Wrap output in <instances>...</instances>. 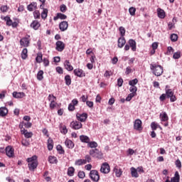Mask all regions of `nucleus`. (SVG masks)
I'll list each match as a JSON object with an SVG mask.
<instances>
[{
	"instance_id": "obj_25",
	"label": "nucleus",
	"mask_w": 182,
	"mask_h": 182,
	"mask_svg": "<svg viewBox=\"0 0 182 182\" xmlns=\"http://www.w3.org/2000/svg\"><path fill=\"white\" fill-rule=\"evenodd\" d=\"M129 45L130 48H132V50H133V52H136V41L133 39L129 40Z\"/></svg>"
},
{
	"instance_id": "obj_17",
	"label": "nucleus",
	"mask_w": 182,
	"mask_h": 182,
	"mask_svg": "<svg viewBox=\"0 0 182 182\" xmlns=\"http://www.w3.org/2000/svg\"><path fill=\"white\" fill-rule=\"evenodd\" d=\"M64 67L65 68L66 70H68V72H72V70H73V66H72L69 60H66L64 62Z\"/></svg>"
},
{
	"instance_id": "obj_42",
	"label": "nucleus",
	"mask_w": 182,
	"mask_h": 182,
	"mask_svg": "<svg viewBox=\"0 0 182 182\" xmlns=\"http://www.w3.org/2000/svg\"><path fill=\"white\" fill-rule=\"evenodd\" d=\"M60 133H62L63 134H66V133H68V129L66 128V126L65 125H61L60 127Z\"/></svg>"
},
{
	"instance_id": "obj_5",
	"label": "nucleus",
	"mask_w": 182,
	"mask_h": 182,
	"mask_svg": "<svg viewBox=\"0 0 182 182\" xmlns=\"http://www.w3.org/2000/svg\"><path fill=\"white\" fill-rule=\"evenodd\" d=\"M90 155H91L94 159L103 158V153H102V151H99L97 149L90 150Z\"/></svg>"
},
{
	"instance_id": "obj_58",
	"label": "nucleus",
	"mask_w": 182,
	"mask_h": 182,
	"mask_svg": "<svg viewBox=\"0 0 182 182\" xmlns=\"http://www.w3.org/2000/svg\"><path fill=\"white\" fill-rule=\"evenodd\" d=\"M83 160L85 161V164H87V163H90V161H92V158L90 156L86 155Z\"/></svg>"
},
{
	"instance_id": "obj_18",
	"label": "nucleus",
	"mask_w": 182,
	"mask_h": 182,
	"mask_svg": "<svg viewBox=\"0 0 182 182\" xmlns=\"http://www.w3.org/2000/svg\"><path fill=\"white\" fill-rule=\"evenodd\" d=\"M161 122H168V115L166 112H164L159 114Z\"/></svg>"
},
{
	"instance_id": "obj_10",
	"label": "nucleus",
	"mask_w": 182,
	"mask_h": 182,
	"mask_svg": "<svg viewBox=\"0 0 182 182\" xmlns=\"http://www.w3.org/2000/svg\"><path fill=\"white\" fill-rule=\"evenodd\" d=\"M76 117L78 122H81L83 123L86 122V120L87 119V113H82V114L77 113Z\"/></svg>"
},
{
	"instance_id": "obj_64",
	"label": "nucleus",
	"mask_w": 182,
	"mask_h": 182,
	"mask_svg": "<svg viewBox=\"0 0 182 182\" xmlns=\"http://www.w3.org/2000/svg\"><path fill=\"white\" fill-rule=\"evenodd\" d=\"M0 11H1V12H7L8 11V6H1L0 8Z\"/></svg>"
},
{
	"instance_id": "obj_3",
	"label": "nucleus",
	"mask_w": 182,
	"mask_h": 182,
	"mask_svg": "<svg viewBox=\"0 0 182 182\" xmlns=\"http://www.w3.org/2000/svg\"><path fill=\"white\" fill-rule=\"evenodd\" d=\"M89 177L94 182H99L100 180V175H99V171L97 170H92L89 173Z\"/></svg>"
},
{
	"instance_id": "obj_47",
	"label": "nucleus",
	"mask_w": 182,
	"mask_h": 182,
	"mask_svg": "<svg viewBox=\"0 0 182 182\" xmlns=\"http://www.w3.org/2000/svg\"><path fill=\"white\" fill-rule=\"evenodd\" d=\"M170 38L172 42H177V40L178 39V36H177V34L176 33H173L171 35Z\"/></svg>"
},
{
	"instance_id": "obj_55",
	"label": "nucleus",
	"mask_w": 182,
	"mask_h": 182,
	"mask_svg": "<svg viewBox=\"0 0 182 182\" xmlns=\"http://www.w3.org/2000/svg\"><path fill=\"white\" fill-rule=\"evenodd\" d=\"M18 25H19V20L16 19L15 21H12V24H11L12 28H18Z\"/></svg>"
},
{
	"instance_id": "obj_13",
	"label": "nucleus",
	"mask_w": 182,
	"mask_h": 182,
	"mask_svg": "<svg viewBox=\"0 0 182 182\" xmlns=\"http://www.w3.org/2000/svg\"><path fill=\"white\" fill-rule=\"evenodd\" d=\"M68 28H69V23L66 21H61L59 23V29L61 32H65V31H68Z\"/></svg>"
},
{
	"instance_id": "obj_14",
	"label": "nucleus",
	"mask_w": 182,
	"mask_h": 182,
	"mask_svg": "<svg viewBox=\"0 0 182 182\" xmlns=\"http://www.w3.org/2000/svg\"><path fill=\"white\" fill-rule=\"evenodd\" d=\"M73 73H74V75L75 76H77L78 77H84V76H85V72L83 71V70L80 68L75 69Z\"/></svg>"
},
{
	"instance_id": "obj_51",
	"label": "nucleus",
	"mask_w": 182,
	"mask_h": 182,
	"mask_svg": "<svg viewBox=\"0 0 182 182\" xmlns=\"http://www.w3.org/2000/svg\"><path fill=\"white\" fill-rule=\"evenodd\" d=\"M60 12H63V14H65V12H66L68 11V7L66 6V5L62 4L60 6Z\"/></svg>"
},
{
	"instance_id": "obj_6",
	"label": "nucleus",
	"mask_w": 182,
	"mask_h": 182,
	"mask_svg": "<svg viewBox=\"0 0 182 182\" xmlns=\"http://www.w3.org/2000/svg\"><path fill=\"white\" fill-rule=\"evenodd\" d=\"M166 95L168 99H170V102H173L177 100V97L174 95V92L172 89L166 90Z\"/></svg>"
},
{
	"instance_id": "obj_28",
	"label": "nucleus",
	"mask_w": 182,
	"mask_h": 182,
	"mask_svg": "<svg viewBox=\"0 0 182 182\" xmlns=\"http://www.w3.org/2000/svg\"><path fill=\"white\" fill-rule=\"evenodd\" d=\"M114 171L117 177H122V174H123V171L122 170V168L119 167H115L114 168Z\"/></svg>"
},
{
	"instance_id": "obj_34",
	"label": "nucleus",
	"mask_w": 182,
	"mask_h": 182,
	"mask_svg": "<svg viewBox=\"0 0 182 182\" xmlns=\"http://www.w3.org/2000/svg\"><path fill=\"white\" fill-rule=\"evenodd\" d=\"M42 58H43L42 53H38L36 58V62H37V63H42V62L43 60V59Z\"/></svg>"
},
{
	"instance_id": "obj_43",
	"label": "nucleus",
	"mask_w": 182,
	"mask_h": 182,
	"mask_svg": "<svg viewBox=\"0 0 182 182\" xmlns=\"http://www.w3.org/2000/svg\"><path fill=\"white\" fill-rule=\"evenodd\" d=\"M37 79H38V80H43V70H40V71L38 72Z\"/></svg>"
},
{
	"instance_id": "obj_16",
	"label": "nucleus",
	"mask_w": 182,
	"mask_h": 182,
	"mask_svg": "<svg viewBox=\"0 0 182 182\" xmlns=\"http://www.w3.org/2000/svg\"><path fill=\"white\" fill-rule=\"evenodd\" d=\"M27 9L29 12H32L35 11V9H38V4L36 2H31L29 5L27 6Z\"/></svg>"
},
{
	"instance_id": "obj_38",
	"label": "nucleus",
	"mask_w": 182,
	"mask_h": 182,
	"mask_svg": "<svg viewBox=\"0 0 182 182\" xmlns=\"http://www.w3.org/2000/svg\"><path fill=\"white\" fill-rule=\"evenodd\" d=\"M87 146L90 149H96L97 147V143L96 141H89Z\"/></svg>"
},
{
	"instance_id": "obj_9",
	"label": "nucleus",
	"mask_w": 182,
	"mask_h": 182,
	"mask_svg": "<svg viewBox=\"0 0 182 182\" xmlns=\"http://www.w3.org/2000/svg\"><path fill=\"white\" fill-rule=\"evenodd\" d=\"M65 43L60 41H58L55 43V49L58 50V52H63L65 50Z\"/></svg>"
},
{
	"instance_id": "obj_57",
	"label": "nucleus",
	"mask_w": 182,
	"mask_h": 182,
	"mask_svg": "<svg viewBox=\"0 0 182 182\" xmlns=\"http://www.w3.org/2000/svg\"><path fill=\"white\" fill-rule=\"evenodd\" d=\"M58 18L59 19L65 20L68 18V16L62 14V13H58Z\"/></svg>"
},
{
	"instance_id": "obj_35",
	"label": "nucleus",
	"mask_w": 182,
	"mask_h": 182,
	"mask_svg": "<svg viewBox=\"0 0 182 182\" xmlns=\"http://www.w3.org/2000/svg\"><path fill=\"white\" fill-rule=\"evenodd\" d=\"M21 59H26L28 58V48H24L21 54Z\"/></svg>"
},
{
	"instance_id": "obj_56",
	"label": "nucleus",
	"mask_w": 182,
	"mask_h": 182,
	"mask_svg": "<svg viewBox=\"0 0 182 182\" xmlns=\"http://www.w3.org/2000/svg\"><path fill=\"white\" fill-rule=\"evenodd\" d=\"M55 70L57 73H59V75H63V68L61 67H56Z\"/></svg>"
},
{
	"instance_id": "obj_62",
	"label": "nucleus",
	"mask_w": 182,
	"mask_h": 182,
	"mask_svg": "<svg viewBox=\"0 0 182 182\" xmlns=\"http://www.w3.org/2000/svg\"><path fill=\"white\" fill-rule=\"evenodd\" d=\"M75 105H73V104L70 103L68 105V110L69 112H73L75 110Z\"/></svg>"
},
{
	"instance_id": "obj_63",
	"label": "nucleus",
	"mask_w": 182,
	"mask_h": 182,
	"mask_svg": "<svg viewBox=\"0 0 182 182\" xmlns=\"http://www.w3.org/2000/svg\"><path fill=\"white\" fill-rule=\"evenodd\" d=\"M157 124L156 122H151V128L152 130H157Z\"/></svg>"
},
{
	"instance_id": "obj_12",
	"label": "nucleus",
	"mask_w": 182,
	"mask_h": 182,
	"mask_svg": "<svg viewBox=\"0 0 182 182\" xmlns=\"http://www.w3.org/2000/svg\"><path fill=\"white\" fill-rule=\"evenodd\" d=\"M82 123L77 121H73L70 123V127L74 130H79V129H82Z\"/></svg>"
},
{
	"instance_id": "obj_24",
	"label": "nucleus",
	"mask_w": 182,
	"mask_h": 182,
	"mask_svg": "<svg viewBox=\"0 0 182 182\" xmlns=\"http://www.w3.org/2000/svg\"><path fill=\"white\" fill-rule=\"evenodd\" d=\"M8 114V108L5 107H0V116L1 117H5Z\"/></svg>"
},
{
	"instance_id": "obj_52",
	"label": "nucleus",
	"mask_w": 182,
	"mask_h": 182,
	"mask_svg": "<svg viewBox=\"0 0 182 182\" xmlns=\"http://www.w3.org/2000/svg\"><path fill=\"white\" fill-rule=\"evenodd\" d=\"M48 100H49V102H50V103L56 102V97H55L53 95H49Z\"/></svg>"
},
{
	"instance_id": "obj_46",
	"label": "nucleus",
	"mask_w": 182,
	"mask_h": 182,
	"mask_svg": "<svg viewBox=\"0 0 182 182\" xmlns=\"http://www.w3.org/2000/svg\"><path fill=\"white\" fill-rule=\"evenodd\" d=\"M21 144L24 146V147H29L31 143L27 139H22Z\"/></svg>"
},
{
	"instance_id": "obj_60",
	"label": "nucleus",
	"mask_w": 182,
	"mask_h": 182,
	"mask_svg": "<svg viewBox=\"0 0 182 182\" xmlns=\"http://www.w3.org/2000/svg\"><path fill=\"white\" fill-rule=\"evenodd\" d=\"M174 53V49L171 46H168L167 48V55H170V53Z\"/></svg>"
},
{
	"instance_id": "obj_26",
	"label": "nucleus",
	"mask_w": 182,
	"mask_h": 182,
	"mask_svg": "<svg viewBox=\"0 0 182 182\" xmlns=\"http://www.w3.org/2000/svg\"><path fill=\"white\" fill-rule=\"evenodd\" d=\"M126 45V39L124 37H120L118 39V48H123Z\"/></svg>"
},
{
	"instance_id": "obj_41",
	"label": "nucleus",
	"mask_w": 182,
	"mask_h": 182,
	"mask_svg": "<svg viewBox=\"0 0 182 182\" xmlns=\"http://www.w3.org/2000/svg\"><path fill=\"white\" fill-rule=\"evenodd\" d=\"M57 151H58L59 154H64L65 150L63 149V147H62V145L58 144L56 147Z\"/></svg>"
},
{
	"instance_id": "obj_61",
	"label": "nucleus",
	"mask_w": 182,
	"mask_h": 182,
	"mask_svg": "<svg viewBox=\"0 0 182 182\" xmlns=\"http://www.w3.org/2000/svg\"><path fill=\"white\" fill-rule=\"evenodd\" d=\"M175 164L178 168H181V161H180V159H177L175 162Z\"/></svg>"
},
{
	"instance_id": "obj_54",
	"label": "nucleus",
	"mask_w": 182,
	"mask_h": 182,
	"mask_svg": "<svg viewBox=\"0 0 182 182\" xmlns=\"http://www.w3.org/2000/svg\"><path fill=\"white\" fill-rule=\"evenodd\" d=\"M134 96H136L134 94H132V92L130 94L128 95V96L126 98V101L127 102H130V100H132V99H133V97H134Z\"/></svg>"
},
{
	"instance_id": "obj_20",
	"label": "nucleus",
	"mask_w": 182,
	"mask_h": 182,
	"mask_svg": "<svg viewBox=\"0 0 182 182\" xmlns=\"http://www.w3.org/2000/svg\"><path fill=\"white\" fill-rule=\"evenodd\" d=\"M47 147L49 151L53 150V139H52V138H48L47 141Z\"/></svg>"
},
{
	"instance_id": "obj_36",
	"label": "nucleus",
	"mask_w": 182,
	"mask_h": 182,
	"mask_svg": "<svg viewBox=\"0 0 182 182\" xmlns=\"http://www.w3.org/2000/svg\"><path fill=\"white\" fill-rule=\"evenodd\" d=\"M67 174L70 177H73V176L75 174V168H73L72 166L69 167L68 169Z\"/></svg>"
},
{
	"instance_id": "obj_11",
	"label": "nucleus",
	"mask_w": 182,
	"mask_h": 182,
	"mask_svg": "<svg viewBox=\"0 0 182 182\" xmlns=\"http://www.w3.org/2000/svg\"><path fill=\"white\" fill-rule=\"evenodd\" d=\"M6 154L8 157H14L15 149L11 146H8L5 149Z\"/></svg>"
},
{
	"instance_id": "obj_45",
	"label": "nucleus",
	"mask_w": 182,
	"mask_h": 182,
	"mask_svg": "<svg viewBox=\"0 0 182 182\" xmlns=\"http://www.w3.org/2000/svg\"><path fill=\"white\" fill-rule=\"evenodd\" d=\"M136 83H139V80H137V78L129 81V86H136Z\"/></svg>"
},
{
	"instance_id": "obj_31",
	"label": "nucleus",
	"mask_w": 182,
	"mask_h": 182,
	"mask_svg": "<svg viewBox=\"0 0 182 182\" xmlns=\"http://www.w3.org/2000/svg\"><path fill=\"white\" fill-rule=\"evenodd\" d=\"M48 161L50 164H58V159L53 156H50L48 157Z\"/></svg>"
},
{
	"instance_id": "obj_37",
	"label": "nucleus",
	"mask_w": 182,
	"mask_h": 182,
	"mask_svg": "<svg viewBox=\"0 0 182 182\" xmlns=\"http://www.w3.org/2000/svg\"><path fill=\"white\" fill-rule=\"evenodd\" d=\"M48 9H43L42 13H41V18L42 19H46V18H48Z\"/></svg>"
},
{
	"instance_id": "obj_4",
	"label": "nucleus",
	"mask_w": 182,
	"mask_h": 182,
	"mask_svg": "<svg viewBox=\"0 0 182 182\" xmlns=\"http://www.w3.org/2000/svg\"><path fill=\"white\" fill-rule=\"evenodd\" d=\"M21 46H23V48H28L29 45H31V36L26 35L25 37L22 38L20 40Z\"/></svg>"
},
{
	"instance_id": "obj_40",
	"label": "nucleus",
	"mask_w": 182,
	"mask_h": 182,
	"mask_svg": "<svg viewBox=\"0 0 182 182\" xmlns=\"http://www.w3.org/2000/svg\"><path fill=\"white\" fill-rule=\"evenodd\" d=\"M83 164H86V161L83 159H78L75 162V166H83Z\"/></svg>"
},
{
	"instance_id": "obj_32",
	"label": "nucleus",
	"mask_w": 182,
	"mask_h": 182,
	"mask_svg": "<svg viewBox=\"0 0 182 182\" xmlns=\"http://www.w3.org/2000/svg\"><path fill=\"white\" fill-rule=\"evenodd\" d=\"M65 82L67 86H70V85H72V78L70 77V75H67L65 76Z\"/></svg>"
},
{
	"instance_id": "obj_7",
	"label": "nucleus",
	"mask_w": 182,
	"mask_h": 182,
	"mask_svg": "<svg viewBox=\"0 0 182 182\" xmlns=\"http://www.w3.org/2000/svg\"><path fill=\"white\" fill-rule=\"evenodd\" d=\"M100 171L103 173V174H109V173H110V166L107 162H105L102 164Z\"/></svg>"
},
{
	"instance_id": "obj_27",
	"label": "nucleus",
	"mask_w": 182,
	"mask_h": 182,
	"mask_svg": "<svg viewBox=\"0 0 182 182\" xmlns=\"http://www.w3.org/2000/svg\"><path fill=\"white\" fill-rule=\"evenodd\" d=\"M171 182H180V174L178 171L175 172L174 177L171 178Z\"/></svg>"
},
{
	"instance_id": "obj_19",
	"label": "nucleus",
	"mask_w": 182,
	"mask_h": 182,
	"mask_svg": "<svg viewBox=\"0 0 182 182\" xmlns=\"http://www.w3.org/2000/svg\"><path fill=\"white\" fill-rule=\"evenodd\" d=\"M21 134L24 135V137H26V139H31V137H32V136H33V133L32 132H28V130L23 129V130L21 129Z\"/></svg>"
},
{
	"instance_id": "obj_23",
	"label": "nucleus",
	"mask_w": 182,
	"mask_h": 182,
	"mask_svg": "<svg viewBox=\"0 0 182 182\" xmlns=\"http://www.w3.org/2000/svg\"><path fill=\"white\" fill-rule=\"evenodd\" d=\"M65 144L68 149H73L75 147V144L70 139H67L65 141Z\"/></svg>"
},
{
	"instance_id": "obj_33",
	"label": "nucleus",
	"mask_w": 182,
	"mask_h": 182,
	"mask_svg": "<svg viewBox=\"0 0 182 182\" xmlns=\"http://www.w3.org/2000/svg\"><path fill=\"white\" fill-rule=\"evenodd\" d=\"M4 20L6 22V25H7V26H12V20L11 19V17L6 16V17H4Z\"/></svg>"
},
{
	"instance_id": "obj_49",
	"label": "nucleus",
	"mask_w": 182,
	"mask_h": 182,
	"mask_svg": "<svg viewBox=\"0 0 182 182\" xmlns=\"http://www.w3.org/2000/svg\"><path fill=\"white\" fill-rule=\"evenodd\" d=\"M173 58L174 59H180L181 58V51H177L173 53Z\"/></svg>"
},
{
	"instance_id": "obj_44",
	"label": "nucleus",
	"mask_w": 182,
	"mask_h": 182,
	"mask_svg": "<svg viewBox=\"0 0 182 182\" xmlns=\"http://www.w3.org/2000/svg\"><path fill=\"white\" fill-rule=\"evenodd\" d=\"M119 33L121 35V37H124V36L126 35V28H124V27H123V26H120L119 27Z\"/></svg>"
},
{
	"instance_id": "obj_29",
	"label": "nucleus",
	"mask_w": 182,
	"mask_h": 182,
	"mask_svg": "<svg viewBox=\"0 0 182 182\" xmlns=\"http://www.w3.org/2000/svg\"><path fill=\"white\" fill-rule=\"evenodd\" d=\"M80 140L82 143H89L90 141V138L86 135H81L80 136Z\"/></svg>"
},
{
	"instance_id": "obj_2",
	"label": "nucleus",
	"mask_w": 182,
	"mask_h": 182,
	"mask_svg": "<svg viewBox=\"0 0 182 182\" xmlns=\"http://www.w3.org/2000/svg\"><path fill=\"white\" fill-rule=\"evenodd\" d=\"M150 69L155 76H161L163 75V67L160 65L156 63L150 64Z\"/></svg>"
},
{
	"instance_id": "obj_30",
	"label": "nucleus",
	"mask_w": 182,
	"mask_h": 182,
	"mask_svg": "<svg viewBox=\"0 0 182 182\" xmlns=\"http://www.w3.org/2000/svg\"><path fill=\"white\" fill-rule=\"evenodd\" d=\"M131 176L132 177H134L135 178H137L139 177L137 169H136L134 167L131 168Z\"/></svg>"
},
{
	"instance_id": "obj_50",
	"label": "nucleus",
	"mask_w": 182,
	"mask_h": 182,
	"mask_svg": "<svg viewBox=\"0 0 182 182\" xmlns=\"http://www.w3.org/2000/svg\"><path fill=\"white\" fill-rule=\"evenodd\" d=\"M33 16H34L35 19H40L41 13L39 12V11L36 10L35 11H33Z\"/></svg>"
},
{
	"instance_id": "obj_59",
	"label": "nucleus",
	"mask_w": 182,
	"mask_h": 182,
	"mask_svg": "<svg viewBox=\"0 0 182 182\" xmlns=\"http://www.w3.org/2000/svg\"><path fill=\"white\" fill-rule=\"evenodd\" d=\"M43 65L46 68L49 66V59L44 58L43 60Z\"/></svg>"
},
{
	"instance_id": "obj_39",
	"label": "nucleus",
	"mask_w": 182,
	"mask_h": 182,
	"mask_svg": "<svg viewBox=\"0 0 182 182\" xmlns=\"http://www.w3.org/2000/svg\"><path fill=\"white\" fill-rule=\"evenodd\" d=\"M129 91L131 92V93L137 96V87L131 85Z\"/></svg>"
},
{
	"instance_id": "obj_53",
	"label": "nucleus",
	"mask_w": 182,
	"mask_h": 182,
	"mask_svg": "<svg viewBox=\"0 0 182 182\" xmlns=\"http://www.w3.org/2000/svg\"><path fill=\"white\" fill-rule=\"evenodd\" d=\"M79 178H85L86 177V173H85V171H80L77 174Z\"/></svg>"
},
{
	"instance_id": "obj_1",
	"label": "nucleus",
	"mask_w": 182,
	"mask_h": 182,
	"mask_svg": "<svg viewBox=\"0 0 182 182\" xmlns=\"http://www.w3.org/2000/svg\"><path fill=\"white\" fill-rule=\"evenodd\" d=\"M26 161L28 163V168L30 171H35V169L38 168V156H33L31 158L26 159Z\"/></svg>"
},
{
	"instance_id": "obj_21",
	"label": "nucleus",
	"mask_w": 182,
	"mask_h": 182,
	"mask_svg": "<svg viewBox=\"0 0 182 182\" xmlns=\"http://www.w3.org/2000/svg\"><path fill=\"white\" fill-rule=\"evenodd\" d=\"M157 14H158V16L161 18V19H164L166 18V11H164V10L159 8L157 9Z\"/></svg>"
},
{
	"instance_id": "obj_22",
	"label": "nucleus",
	"mask_w": 182,
	"mask_h": 182,
	"mask_svg": "<svg viewBox=\"0 0 182 182\" xmlns=\"http://www.w3.org/2000/svg\"><path fill=\"white\" fill-rule=\"evenodd\" d=\"M25 96H26L25 95V92H13V97H14L16 99H22V97H25Z\"/></svg>"
},
{
	"instance_id": "obj_48",
	"label": "nucleus",
	"mask_w": 182,
	"mask_h": 182,
	"mask_svg": "<svg viewBox=\"0 0 182 182\" xmlns=\"http://www.w3.org/2000/svg\"><path fill=\"white\" fill-rule=\"evenodd\" d=\"M129 12L131 16H134V15H136V8L135 7H130L129 9Z\"/></svg>"
},
{
	"instance_id": "obj_8",
	"label": "nucleus",
	"mask_w": 182,
	"mask_h": 182,
	"mask_svg": "<svg viewBox=\"0 0 182 182\" xmlns=\"http://www.w3.org/2000/svg\"><path fill=\"white\" fill-rule=\"evenodd\" d=\"M142 124L143 122L140 120V119H136L134 122V130H137V132H141V130H143Z\"/></svg>"
},
{
	"instance_id": "obj_15",
	"label": "nucleus",
	"mask_w": 182,
	"mask_h": 182,
	"mask_svg": "<svg viewBox=\"0 0 182 182\" xmlns=\"http://www.w3.org/2000/svg\"><path fill=\"white\" fill-rule=\"evenodd\" d=\"M31 28L34 29V31H38L41 28V23L38 20H34L30 25Z\"/></svg>"
}]
</instances>
